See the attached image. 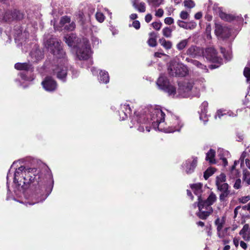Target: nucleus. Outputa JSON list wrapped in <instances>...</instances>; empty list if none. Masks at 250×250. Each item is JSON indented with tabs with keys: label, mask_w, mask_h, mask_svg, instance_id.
I'll use <instances>...</instances> for the list:
<instances>
[{
	"label": "nucleus",
	"mask_w": 250,
	"mask_h": 250,
	"mask_svg": "<svg viewBox=\"0 0 250 250\" xmlns=\"http://www.w3.org/2000/svg\"><path fill=\"white\" fill-rule=\"evenodd\" d=\"M191 62L192 64L196 66L197 68L203 70L205 72H207L208 71V69H207V66L201 63L198 61L195 60V61H192Z\"/></svg>",
	"instance_id": "7c9ffc66"
},
{
	"label": "nucleus",
	"mask_w": 250,
	"mask_h": 250,
	"mask_svg": "<svg viewBox=\"0 0 250 250\" xmlns=\"http://www.w3.org/2000/svg\"><path fill=\"white\" fill-rule=\"evenodd\" d=\"M14 175V182L15 184L21 186L22 189L29 188L31 191L29 199L31 201L28 202V203L31 205L44 200V192H50L52 188V186L47 188L42 184L40 170L35 168L21 166L16 169Z\"/></svg>",
	"instance_id": "f257e3e1"
},
{
	"label": "nucleus",
	"mask_w": 250,
	"mask_h": 250,
	"mask_svg": "<svg viewBox=\"0 0 250 250\" xmlns=\"http://www.w3.org/2000/svg\"><path fill=\"white\" fill-rule=\"evenodd\" d=\"M187 24H188L187 29H194L197 25L196 23L194 21H191L189 23H187Z\"/></svg>",
	"instance_id": "864d4df0"
},
{
	"label": "nucleus",
	"mask_w": 250,
	"mask_h": 250,
	"mask_svg": "<svg viewBox=\"0 0 250 250\" xmlns=\"http://www.w3.org/2000/svg\"><path fill=\"white\" fill-rule=\"evenodd\" d=\"M189 42V39H185L181 41L176 45V48L178 50H182L184 49L188 45Z\"/></svg>",
	"instance_id": "c85d7f7f"
},
{
	"label": "nucleus",
	"mask_w": 250,
	"mask_h": 250,
	"mask_svg": "<svg viewBox=\"0 0 250 250\" xmlns=\"http://www.w3.org/2000/svg\"><path fill=\"white\" fill-rule=\"evenodd\" d=\"M239 162H240L239 160H237V161H235L234 162V164L232 166L231 168V172H235L236 173V174H237L238 173V171L235 169V167H236V166L237 165H238V164L239 163Z\"/></svg>",
	"instance_id": "6e6d98bb"
},
{
	"label": "nucleus",
	"mask_w": 250,
	"mask_h": 250,
	"mask_svg": "<svg viewBox=\"0 0 250 250\" xmlns=\"http://www.w3.org/2000/svg\"><path fill=\"white\" fill-rule=\"evenodd\" d=\"M241 187V180L240 179H237L235 180L233 185V188L235 189H238Z\"/></svg>",
	"instance_id": "a18cd8bd"
},
{
	"label": "nucleus",
	"mask_w": 250,
	"mask_h": 250,
	"mask_svg": "<svg viewBox=\"0 0 250 250\" xmlns=\"http://www.w3.org/2000/svg\"><path fill=\"white\" fill-rule=\"evenodd\" d=\"M131 111V109L129 104L126 103L121 104L120 111H119L120 118L122 120H125L127 118V115L130 114Z\"/></svg>",
	"instance_id": "2eb2a0df"
},
{
	"label": "nucleus",
	"mask_w": 250,
	"mask_h": 250,
	"mask_svg": "<svg viewBox=\"0 0 250 250\" xmlns=\"http://www.w3.org/2000/svg\"><path fill=\"white\" fill-rule=\"evenodd\" d=\"M95 16L96 20L100 22H102L104 20V16L101 12H97Z\"/></svg>",
	"instance_id": "a19ab883"
},
{
	"label": "nucleus",
	"mask_w": 250,
	"mask_h": 250,
	"mask_svg": "<svg viewBox=\"0 0 250 250\" xmlns=\"http://www.w3.org/2000/svg\"><path fill=\"white\" fill-rule=\"evenodd\" d=\"M229 191H224L222 192L221 194L220 195L219 199L221 201H223L225 200L226 198L228 197L229 194Z\"/></svg>",
	"instance_id": "c03bdc74"
},
{
	"label": "nucleus",
	"mask_w": 250,
	"mask_h": 250,
	"mask_svg": "<svg viewBox=\"0 0 250 250\" xmlns=\"http://www.w3.org/2000/svg\"><path fill=\"white\" fill-rule=\"evenodd\" d=\"M225 181L226 175L223 173H221L219 176L216 177V185L222 184L223 182H225Z\"/></svg>",
	"instance_id": "58836bf2"
},
{
	"label": "nucleus",
	"mask_w": 250,
	"mask_h": 250,
	"mask_svg": "<svg viewBox=\"0 0 250 250\" xmlns=\"http://www.w3.org/2000/svg\"><path fill=\"white\" fill-rule=\"evenodd\" d=\"M43 54L40 49H35L32 50L30 53V56L32 58V61L38 62L43 58Z\"/></svg>",
	"instance_id": "6ab92c4d"
},
{
	"label": "nucleus",
	"mask_w": 250,
	"mask_h": 250,
	"mask_svg": "<svg viewBox=\"0 0 250 250\" xmlns=\"http://www.w3.org/2000/svg\"><path fill=\"white\" fill-rule=\"evenodd\" d=\"M204 55L206 58L209 61L212 62H220V58L217 56V53L216 50L213 47H208L206 48L205 52H204Z\"/></svg>",
	"instance_id": "9d476101"
},
{
	"label": "nucleus",
	"mask_w": 250,
	"mask_h": 250,
	"mask_svg": "<svg viewBox=\"0 0 250 250\" xmlns=\"http://www.w3.org/2000/svg\"><path fill=\"white\" fill-rule=\"evenodd\" d=\"M27 35H28L27 33H26L25 32H24L23 33H22L21 32V31L19 29L18 31H17V32L16 33H15L14 36L15 37V40L21 41V40H22L23 38L24 39H26L27 38Z\"/></svg>",
	"instance_id": "a878e982"
},
{
	"label": "nucleus",
	"mask_w": 250,
	"mask_h": 250,
	"mask_svg": "<svg viewBox=\"0 0 250 250\" xmlns=\"http://www.w3.org/2000/svg\"><path fill=\"white\" fill-rule=\"evenodd\" d=\"M240 208H241V207L240 206H237L234 209V218H235L237 216V215L238 212V210Z\"/></svg>",
	"instance_id": "338daca9"
},
{
	"label": "nucleus",
	"mask_w": 250,
	"mask_h": 250,
	"mask_svg": "<svg viewBox=\"0 0 250 250\" xmlns=\"http://www.w3.org/2000/svg\"><path fill=\"white\" fill-rule=\"evenodd\" d=\"M132 26L136 29H139L140 27V23L138 21H135L132 23Z\"/></svg>",
	"instance_id": "bf43d9fd"
},
{
	"label": "nucleus",
	"mask_w": 250,
	"mask_h": 250,
	"mask_svg": "<svg viewBox=\"0 0 250 250\" xmlns=\"http://www.w3.org/2000/svg\"><path fill=\"white\" fill-rule=\"evenodd\" d=\"M216 186L217 187L218 189H219L221 192L229 191L228 190L229 185L227 183H222L217 185Z\"/></svg>",
	"instance_id": "c9c22d12"
},
{
	"label": "nucleus",
	"mask_w": 250,
	"mask_h": 250,
	"mask_svg": "<svg viewBox=\"0 0 250 250\" xmlns=\"http://www.w3.org/2000/svg\"><path fill=\"white\" fill-rule=\"evenodd\" d=\"M91 51L88 41L83 39L82 43L80 44L77 50V58L80 60L88 59L91 55Z\"/></svg>",
	"instance_id": "0eeeda50"
},
{
	"label": "nucleus",
	"mask_w": 250,
	"mask_h": 250,
	"mask_svg": "<svg viewBox=\"0 0 250 250\" xmlns=\"http://www.w3.org/2000/svg\"><path fill=\"white\" fill-rule=\"evenodd\" d=\"M247 153L246 151H243L240 156L239 161L241 162V166L244 164V159L246 157Z\"/></svg>",
	"instance_id": "4d7b16f0"
},
{
	"label": "nucleus",
	"mask_w": 250,
	"mask_h": 250,
	"mask_svg": "<svg viewBox=\"0 0 250 250\" xmlns=\"http://www.w3.org/2000/svg\"><path fill=\"white\" fill-rule=\"evenodd\" d=\"M172 29L170 27H166L162 30V34L166 38H170L172 36Z\"/></svg>",
	"instance_id": "473e14b6"
},
{
	"label": "nucleus",
	"mask_w": 250,
	"mask_h": 250,
	"mask_svg": "<svg viewBox=\"0 0 250 250\" xmlns=\"http://www.w3.org/2000/svg\"><path fill=\"white\" fill-rule=\"evenodd\" d=\"M184 5L187 8H192L195 6V4L193 0H188L184 1Z\"/></svg>",
	"instance_id": "ea45409f"
},
{
	"label": "nucleus",
	"mask_w": 250,
	"mask_h": 250,
	"mask_svg": "<svg viewBox=\"0 0 250 250\" xmlns=\"http://www.w3.org/2000/svg\"><path fill=\"white\" fill-rule=\"evenodd\" d=\"M250 200V196H246L242 197L240 198H239L238 200L240 203L244 204L248 202Z\"/></svg>",
	"instance_id": "de8ad7c7"
},
{
	"label": "nucleus",
	"mask_w": 250,
	"mask_h": 250,
	"mask_svg": "<svg viewBox=\"0 0 250 250\" xmlns=\"http://www.w3.org/2000/svg\"><path fill=\"white\" fill-rule=\"evenodd\" d=\"M70 22V18L67 16H64L61 18L60 20V24L62 25H64L66 23Z\"/></svg>",
	"instance_id": "79ce46f5"
},
{
	"label": "nucleus",
	"mask_w": 250,
	"mask_h": 250,
	"mask_svg": "<svg viewBox=\"0 0 250 250\" xmlns=\"http://www.w3.org/2000/svg\"><path fill=\"white\" fill-rule=\"evenodd\" d=\"M162 25V24L161 22H153L152 23L153 27L157 30H159L160 29Z\"/></svg>",
	"instance_id": "8fccbe9b"
},
{
	"label": "nucleus",
	"mask_w": 250,
	"mask_h": 250,
	"mask_svg": "<svg viewBox=\"0 0 250 250\" xmlns=\"http://www.w3.org/2000/svg\"><path fill=\"white\" fill-rule=\"evenodd\" d=\"M136 114V113H134ZM131 123L135 127H137V130L140 132L144 131V127L147 132L150 131V125L148 119H146L145 115L139 116L135 115L132 119Z\"/></svg>",
	"instance_id": "39448f33"
},
{
	"label": "nucleus",
	"mask_w": 250,
	"mask_h": 250,
	"mask_svg": "<svg viewBox=\"0 0 250 250\" xmlns=\"http://www.w3.org/2000/svg\"><path fill=\"white\" fill-rule=\"evenodd\" d=\"M192 86L190 83H187L186 85L180 86L179 90V92L181 93L182 90H184L185 92H188L190 91L192 89Z\"/></svg>",
	"instance_id": "e433bc0d"
},
{
	"label": "nucleus",
	"mask_w": 250,
	"mask_h": 250,
	"mask_svg": "<svg viewBox=\"0 0 250 250\" xmlns=\"http://www.w3.org/2000/svg\"><path fill=\"white\" fill-rule=\"evenodd\" d=\"M204 124H206L208 121V117L207 116L206 113H205V115H203L202 117V119Z\"/></svg>",
	"instance_id": "0e129e2a"
},
{
	"label": "nucleus",
	"mask_w": 250,
	"mask_h": 250,
	"mask_svg": "<svg viewBox=\"0 0 250 250\" xmlns=\"http://www.w3.org/2000/svg\"><path fill=\"white\" fill-rule=\"evenodd\" d=\"M203 54V51L200 48L192 45L186 50V54L192 58L200 56Z\"/></svg>",
	"instance_id": "4468645a"
},
{
	"label": "nucleus",
	"mask_w": 250,
	"mask_h": 250,
	"mask_svg": "<svg viewBox=\"0 0 250 250\" xmlns=\"http://www.w3.org/2000/svg\"><path fill=\"white\" fill-rule=\"evenodd\" d=\"M180 18L183 20H187L189 17L188 13L185 11H182L180 14Z\"/></svg>",
	"instance_id": "09e8293b"
},
{
	"label": "nucleus",
	"mask_w": 250,
	"mask_h": 250,
	"mask_svg": "<svg viewBox=\"0 0 250 250\" xmlns=\"http://www.w3.org/2000/svg\"><path fill=\"white\" fill-rule=\"evenodd\" d=\"M202 184L200 183L195 184L191 186V188L195 194L198 196V200L199 196H201V193L202 191Z\"/></svg>",
	"instance_id": "b1692460"
},
{
	"label": "nucleus",
	"mask_w": 250,
	"mask_h": 250,
	"mask_svg": "<svg viewBox=\"0 0 250 250\" xmlns=\"http://www.w3.org/2000/svg\"><path fill=\"white\" fill-rule=\"evenodd\" d=\"M239 239L237 238H234L233 243L235 246L237 248L239 245Z\"/></svg>",
	"instance_id": "774afa93"
},
{
	"label": "nucleus",
	"mask_w": 250,
	"mask_h": 250,
	"mask_svg": "<svg viewBox=\"0 0 250 250\" xmlns=\"http://www.w3.org/2000/svg\"><path fill=\"white\" fill-rule=\"evenodd\" d=\"M215 224L217 226V229L218 231H220L223 227V224L220 219L218 218L215 220Z\"/></svg>",
	"instance_id": "3c124183"
},
{
	"label": "nucleus",
	"mask_w": 250,
	"mask_h": 250,
	"mask_svg": "<svg viewBox=\"0 0 250 250\" xmlns=\"http://www.w3.org/2000/svg\"><path fill=\"white\" fill-rule=\"evenodd\" d=\"M152 20V15L150 14H147L145 17V21L146 22H149Z\"/></svg>",
	"instance_id": "680f3d73"
},
{
	"label": "nucleus",
	"mask_w": 250,
	"mask_h": 250,
	"mask_svg": "<svg viewBox=\"0 0 250 250\" xmlns=\"http://www.w3.org/2000/svg\"><path fill=\"white\" fill-rule=\"evenodd\" d=\"M164 14V11L162 9H158L155 13V16L158 17H162Z\"/></svg>",
	"instance_id": "13d9d810"
},
{
	"label": "nucleus",
	"mask_w": 250,
	"mask_h": 250,
	"mask_svg": "<svg viewBox=\"0 0 250 250\" xmlns=\"http://www.w3.org/2000/svg\"><path fill=\"white\" fill-rule=\"evenodd\" d=\"M220 17L222 19L226 21H233L235 19V17L229 14H227L223 12H221L220 13Z\"/></svg>",
	"instance_id": "c756f323"
},
{
	"label": "nucleus",
	"mask_w": 250,
	"mask_h": 250,
	"mask_svg": "<svg viewBox=\"0 0 250 250\" xmlns=\"http://www.w3.org/2000/svg\"><path fill=\"white\" fill-rule=\"evenodd\" d=\"M24 17L23 13L16 9L13 11H6L3 17V20L8 22H11L14 20H21Z\"/></svg>",
	"instance_id": "6e6552de"
},
{
	"label": "nucleus",
	"mask_w": 250,
	"mask_h": 250,
	"mask_svg": "<svg viewBox=\"0 0 250 250\" xmlns=\"http://www.w3.org/2000/svg\"><path fill=\"white\" fill-rule=\"evenodd\" d=\"M215 171V168L213 167L208 168L204 173V177L206 180H207L210 176H211Z\"/></svg>",
	"instance_id": "2f4dec72"
},
{
	"label": "nucleus",
	"mask_w": 250,
	"mask_h": 250,
	"mask_svg": "<svg viewBox=\"0 0 250 250\" xmlns=\"http://www.w3.org/2000/svg\"><path fill=\"white\" fill-rule=\"evenodd\" d=\"M165 116V114L162 110L154 109L151 112L150 120L148 121L155 129L163 130V128L160 127V124L164 122Z\"/></svg>",
	"instance_id": "20e7f679"
},
{
	"label": "nucleus",
	"mask_w": 250,
	"mask_h": 250,
	"mask_svg": "<svg viewBox=\"0 0 250 250\" xmlns=\"http://www.w3.org/2000/svg\"><path fill=\"white\" fill-rule=\"evenodd\" d=\"M177 23L178 25V26H179L180 27L187 29L188 24L187 22L183 21L178 20V21H177Z\"/></svg>",
	"instance_id": "49530a36"
},
{
	"label": "nucleus",
	"mask_w": 250,
	"mask_h": 250,
	"mask_svg": "<svg viewBox=\"0 0 250 250\" xmlns=\"http://www.w3.org/2000/svg\"><path fill=\"white\" fill-rule=\"evenodd\" d=\"M75 28V23L74 22H71V23H69L68 25H66L65 26V29H66L67 30L69 31H72Z\"/></svg>",
	"instance_id": "603ef678"
},
{
	"label": "nucleus",
	"mask_w": 250,
	"mask_h": 250,
	"mask_svg": "<svg viewBox=\"0 0 250 250\" xmlns=\"http://www.w3.org/2000/svg\"><path fill=\"white\" fill-rule=\"evenodd\" d=\"M197 163V158H193L189 159L183 164V167L185 169L187 174H190L193 172L194 168L196 167Z\"/></svg>",
	"instance_id": "f8f14e48"
},
{
	"label": "nucleus",
	"mask_w": 250,
	"mask_h": 250,
	"mask_svg": "<svg viewBox=\"0 0 250 250\" xmlns=\"http://www.w3.org/2000/svg\"><path fill=\"white\" fill-rule=\"evenodd\" d=\"M133 6L139 12L143 13L146 11V4L144 2H139V0H132Z\"/></svg>",
	"instance_id": "aec40b11"
},
{
	"label": "nucleus",
	"mask_w": 250,
	"mask_h": 250,
	"mask_svg": "<svg viewBox=\"0 0 250 250\" xmlns=\"http://www.w3.org/2000/svg\"><path fill=\"white\" fill-rule=\"evenodd\" d=\"M250 228L248 224H245L242 229L240 230L239 234H250Z\"/></svg>",
	"instance_id": "4c0bfd02"
},
{
	"label": "nucleus",
	"mask_w": 250,
	"mask_h": 250,
	"mask_svg": "<svg viewBox=\"0 0 250 250\" xmlns=\"http://www.w3.org/2000/svg\"><path fill=\"white\" fill-rule=\"evenodd\" d=\"M64 41L69 46L74 45L75 36L74 35H66L64 37Z\"/></svg>",
	"instance_id": "393cba45"
},
{
	"label": "nucleus",
	"mask_w": 250,
	"mask_h": 250,
	"mask_svg": "<svg viewBox=\"0 0 250 250\" xmlns=\"http://www.w3.org/2000/svg\"><path fill=\"white\" fill-rule=\"evenodd\" d=\"M163 0H147L148 4L151 6L157 7L163 2Z\"/></svg>",
	"instance_id": "72a5a7b5"
},
{
	"label": "nucleus",
	"mask_w": 250,
	"mask_h": 250,
	"mask_svg": "<svg viewBox=\"0 0 250 250\" xmlns=\"http://www.w3.org/2000/svg\"><path fill=\"white\" fill-rule=\"evenodd\" d=\"M226 113H223V111L221 110H219L217 111L216 115H215V118H216V117L218 116L219 118H221L222 116L224 115H226Z\"/></svg>",
	"instance_id": "052dcab7"
},
{
	"label": "nucleus",
	"mask_w": 250,
	"mask_h": 250,
	"mask_svg": "<svg viewBox=\"0 0 250 250\" xmlns=\"http://www.w3.org/2000/svg\"><path fill=\"white\" fill-rule=\"evenodd\" d=\"M149 38L147 41V43L150 46L155 47L157 45L156 34L155 32H152L149 34Z\"/></svg>",
	"instance_id": "5701e85b"
},
{
	"label": "nucleus",
	"mask_w": 250,
	"mask_h": 250,
	"mask_svg": "<svg viewBox=\"0 0 250 250\" xmlns=\"http://www.w3.org/2000/svg\"><path fill=\"white\" fill-rule=\"evenodd\" d=\"M42 84L43 88L48 91H54L57 88L56 82L50 77H46Z\"/></svg>",
	"instance_id": "ddd939ff"
},
{
	"label": "nucleus",
	"mask_w": 250,
	"mask_h": 250,
	"mask_svg": "<svg viewBox=\"0 0 250 250\" xmlns=\"http://www.w3.org/2000/svg\"><path fill=\"white\" fill-rule=\"evenodd\" d=\"M202 14L201 12H198L194 15V18L197 20H199L201 18Z\"/></svg>",
	"instance_id": "69168bd1"
},
{
	"label": "nucleus",
	"mask_w": 250,
	"mask_h": 250,
	"mask_svg": "<svg viewBox=\"0 0 250 250\" xmlns=\"http://www.w3.org/2000/svg\"><path fill=\"white\" fill-rule=\"evenodd\" d=\"M164 22L166 24L171 25L174 22V20L171 17H167L165 19Z\"/></svg>",
	"instance_id": "5fc2aeb1"
},
{
	"label": "nucleus",
	"mask_w": 250,
	"mask_h": 250,
	"mask_svg": "<svg viewBox=\"0 0 250 250\" xmlns=\"http://www.w3.org/2000/svg\"><path fill=\"white\" fill-rule=\"evenodd\" d=\"M208 106V102L205 101L202 104L201 106V111L200 116V120L202 119L203 115L204 114L205 115V113H207Z\"/></svg>",
	"instance_id": "f704fd0d"
},
{
	"label": "nucleus",
	"mask_w": 250,
	"mask_h": 250,
	"mask_svg": "<svg viewBox=\"0 0 250 250\" xmlns=\"http://www.w3.org/2000/svg\"><path fill=\"white\" fill-rule=\"evenodd\" d=\"M198 207L199 211L197 213V216L202 219H206L212 212V208H208L203 206L202 202L198 203Z\"/></svg>",
	"instance_id": "9b49d317"
},
{
	"label": "nucleus",
	"mask_w": 250,
	"mask_h": 250,
	"mask_svg": "<svg viewBox=\"0 0 250 250\" xmlns=\"http://www.w3.org/2000/svg\"><path fill=\"white\" fill-rule=\"evenodd\" d=\"M44 43L48 51L54 56L60 60L58 64L53 68V71L58 79L64 82L67 75V68L65 65L66 63V59L65 58V53L61 46V42L56 38L51 37L44 41Z\"/></svg>",
	"instance_id": "f03ea898"
},
{
	"label": "nucleus",
	"mask_w": 250,
	"mask_h": 250,
	"mask_svg": "<svg viewBox=\"0 0 250 250\" xmlns=\"http://www.w3.org/2000/svg\"><path fill=\"white\" fill-rule=\"evenodd\" d=\"M244 75L247 78L248 82L250 81V68L246 67L244 69Z\"/></svg>",
	"instance_id": "37998d69"
},
{
	"label": "nucleus",
	"mask_w": 250,
	"mask_h": 250,
	"mask_svg": "<svg viewBox=\"0 0 250 250\" xmlns=\"http://www.w3.org/2000/svg\"><path fill=\"white\" fill-rule=\"evenodd\" d=\"M215 155V150L212 149H210L209 151L206 154V161H208L210 164H215L216 161L214 159Z\"/></svg>",
	"instance_id": "412c9836"
},
{
	"label": "nucleus",
	"mask_w": 250,
	"mask_h": 250,
	"mask_svg": "<svg viewBox=\"0 0 250 250\" xmlns=\"http://www.w3.org/2000/svg\"><path fill=\"white\" fill-rule=\"evenodd\" d=\"M170 126L168 129H166L165 131L167 132L170 133L177 131H179L183 126L179 117L174 114H171L169 118Z\"/></svg>",
	"instance_id": "1a4fd4ad"
},
{
	"label": "nucleus",
	"mask_w": 250,
	"mask_h": 250,
	"mask_svg": "<svg viewBox=\"0 0 250 250\" xmlns=\"http://www.w3.org/2000/svg\"><path fill=\"white\" fill-rule=\"evenodd\" d=\"M227 31H228V29L225 27H223L219 25H217L215 27V33L217 36L222 38H228L230 35V33L225 34Z\"/></svg>",
	"instance_id": "f3484780"
},
{
	"label": "nucleus",
	"mask_w": 250,
	"mask_h": 250,
	"mask_svg": "<svg viewBox=\"0 0 250 250\" xmlns=\"http://www.w3.org/2000/svg\"><path fill=\"white\" fill-rule=\"evenodd\" d=\"M217 199L216 195L213 192H211L208 198L206 200H203L201 196H199V202H202L203 206L208 207V208H211V205H212Z\"/></svg>",
	"instance_id": "dca6fc26"
},
{
	"label": "nucleus",
	"mask_w": 250,
	"mask_h": 250,
	"mask_svg": "<svg viewBox=\"0 0 250 250\" xmlns=\"http://www.w3.org/2000/svg\"><path fill=\"white\" fill-rule=\"evenodd\" d=\"M159 42L161 45L166 49H169L172 47V42L169 41H167L164 38L159 39Z\"/></svg>",
	"instance_id": "cd10ccee"
},
{
	"label": "nucleus",
	"mask_w": 250,
	"mask_h": 250,
	"mask_svg": "<svg viewBox=\"0 0 250 250\" xmlns=\"http://www.w3.org/2000/svg\"><path fill=\"white\" fill-rule=\"evenodd\" d=\"M15 68L19 70L33 71V67L29 62L17 63L15 64Z\"/></svg>",
	"instance_id": "a211bd4d"
},
{
	"label": "nucleus",
	"mask_w": 250,
	"mask_h": 250,
	"mask_svg": "<svg viewBox=\"0 0 250 250\" xmlns=\"http://www.w3.org/2000/svg\"><path fill=\"white\" fill-rule=\"evenodd\" d=\"M170 75L175 77H185L188 74V67L183 63L171 62L167 69Z\"/></svg>",
	"instance_id": "7ed1b4c3"
},
{
	"label": "nucleus",
	"mask_w": 250,
	"mask_h": 250,
	"mask_svg": "<svg viewBox=\"0 0 250 250\" xmlns=\"http://www.w3.org/2000/svg\"><path fill=\"white\" fill-rule=\"evenodd\" d=\"M109 77L107 72L101 71L100 73L99 81L101 83H107L109 82Z\"/></svg>",
	"instance_id": "4be33fe9"
},
{
	"label": "nucleus",
	"mask_w": 250,
	"mask_h": 250,
	"mask_svg": "<svg viewBox=\"0 0 250 250\" xmlns=\"http://www.w3.org/2000/svg\"><path fill=\"white\" fill-rule=\"evenodd\" d=\"M240 246L244 250H246L247 249V244L244 242V241H241L240 242Z\"/></svg>",
	"instance_id": "e2e57ef3"
},
{
	"label": "nucleus",
	"mask_w": 250,
	"mask_h": 250,
	"mask_svg": "<svg viewBox=\"0 0 250 250\" xmlns=\"http://www.w3.org/2000/svg\"><path fill=\"white\" fill-rule=\"evenodd\" d=\"M243 180L248 185H250V172L247 169L243 170Z\"/></svg>",
	"instance_id": "bb28decb"
},
{
	"label": "nucleus",
	"mask_w": 250,
	"mask_h": 250,
	"mask_svg": "<svg viewBox=\"0 0 250 250\" xmlns=\"http://www.w3.org/2000/svg\"><path fill=\"white\" fill-rule=\"evenodd\" d=\"M158 88L167 92L169 95H174L176 93L175 87L171 84L166 76L161 75L156 82Z\"/></svg>",
	"instance_id": "423d86ee"
}]
</instances>
